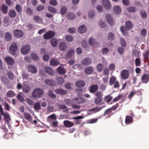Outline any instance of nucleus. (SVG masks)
<instances>
[{
    "instance_id": "obj_43",
    "label": "nucleus",
    "mask_w": 149,
    "mask_h": 149,
    "mask_svg": "<svg viewBox=\"0 0 149 149\" xmlns=\"http://www.w3.org/2000/svg\"><path fill=\"white\" fill-rule=\"evenodd\" d=\"M15 95V94L11 90L8 91L7 93V96L8 97H13Z\"/></svg>"
},
{
    "instance_id": "obj_20",
    "label": "nucleus",
    "mask_w": 149,
    "mask_h": 149,
    "mask_svg": "<svg viewBox=\"0 0 149 149\" xmlns=\"http://www.w3.org/2000/svg\"><path fill=\"white\" fill-rule=\"evenodd\" d=\"M25 119L31 122L32 120V118L31 115L28 112H25L23 113Z\"/></svg>"
},
{
    "instance_id": "obj_32",
    "label": "nucleus",
    "mask_w": 149,
    "mask_h": 149,
    "mask_svg": "<svg viewBox=\"0 0 149 149\" xmlns=\"http://www.w3.org/2000/svg\"><path fill=\"white\" fill-rule=\"evenodd\" d=\"M34 108L36 111H37L41 109L40 103L39 102H36L34 106Z\"/></svg>"
},
{
    "instance_id": "obj_50",
    "label": "nucleus",
    "mask_w": 149,
    "mask_h": 149,
    "mask_svg": "<svg viewBox=\"0 0 149 149\" xmlns=\"http://www.w3.org/2000/svg\"><path fill=\"white\" fill-rule=\"evenodd\" d=\"M48 95L49 97L52 98H55L56 97V95L53 93L52 91L50 90L49 91Z\"/></svg>"
},
{
    "instance_id": "obj_56",
    "label": "nucleus",
    "mask_w": 149,
    "mask_h": 149,
    "mask_svg": "<svg viewBox=\"0 0 149 149\" xmlns=\"http://www.w3.org/2000/svg\"><path fill=\"white\" fill-rule=\"evenodd\" d=\"M17 99L21 102L23 103L24 101V100L23 97L20 94H18L17 96Z\"/></svg>"
},
{
    "instance_id": "obj_35",
    "label": "nucleus",
    "mask_w": 149,
    "mask_h": 149,
    "mask_svg": "<svg viewBox=\"0 0 149 149\" xmlns=\"http://www.w3.org/2000/svg\"><path fill=\"white\" fill-rule=\"evenodd\" d=\"M89 43L90 45L96 44V46H99V44L96 42L95 40L93 38H91L89 40Z\"/></svg>"
},
{
    "instance_id": "obj_16",
    "label": "nucleus",
    "mask_w": 149,
    "mask_h": 149,
    "mask_svg": "<svg viewBox=\"0 0 149 149\" xmlns=\"http://www.w3.org/2000/svg\"><path fill=\"white\" fill-rule=\"evenodd\" d=\"M74 50L72 49L70 50L67 52L66 54V58L68 59H69L72 58L73 57H74Z\"/></svg>"
},
{
    "instance_id": "obj_11",
    "label": "nucleus",
    "mask_w": 149,
    "mask_h": 149,
    "mask_svg": "<svg viewBox=\"0 0 149 149\" xmlns=\"http://www.w3.org/2000/svg\"><path fill=\"white\" fill-rule=\"evenodd\" d=\"M5 60L6 63L10 65H13L15 63L14 59L12 58L7 56L5 58Z\"/></svg>"
},
{
    "instance_id": "obj_30",
    "label": "nucleus",
    "mask_w": 149,
    "mask_h": 149,
    "mask_svg": "<svg viewBox=\"0 0 149 149\" xmlns=\"http://www.w3.org/2000/svg\"><path fill=\"white\" fill-rule=\"evenodd\" d=\"M45 82L47 85L51 86L54 85L55 84V82L54 80L50 79H46Z\"/></svg>"
},
{
    "instance_id": "obj_10",
    "label": "nucleus",
    "mask_w": 149,
    "mask_h": 149,
    "mask_svg": "<svg viewBox=\"0 0 149 149\" xmlns=\"http://www.w3.org/2000/svg\"><path fill=\"white\" fill-rule=\"evenodd\" d=\"M10 53L14 56H16L18 54L17 51V47H10Z\"/></svg>"
},
{
    "instance_id": "obj_31",
    "label": "nucleus",
    "mask_w": 149,
    "mask_h": 149,
    "mask_svg": "<svg viewBox=\"0 0 149 149\" xmlns=\"http://www.w3.org/2000/svg\"><path fill=\"white\" fill-rule=\"evenodd\" d=\"M15 9L19 14H22V6L20 5H16L15 7Z\"/></svg>"
},
{
    "instance_id": "obj_40",
    "label": "nucleus",
    "mask_w": 149,
    "mask_h": 149,
    "mask_svg": "<svg viewBox=\"0 0 149 149\" xmlns=\"http://www.w3.org/2000/svg\"><path fill=\"white\" fill-rule=\"evenodd\" d=\"M8 7L5 4H3L1 7V10L2 13L4 14H6L7 13Z\"/></svg>"
},
{
    "instance_id": "obj_39",
    "label": "nucleus",
    "mask_w": 149,
    "mask_h": 149,
    "mask_svg": "<svg viewBox=\"0 0 149 149\" xmlns=\"http://www.w3.org/2000/svg\"><path fill=\"white\" fill-rule=\"evenodd\" d=\"M51 43L53 47H56L58 44V40L56 38H52L51 40Z\"/></svg>"
},
{
    "instance_id": "obj_42",
    "label": "nucleus",
    "mask_w": 149,
    "mask_h": 149,
    "mask_svg": "<svg viewBox=\"0 0 149 149\" xmlns=\"http://www.w3.org/2000/svg\"><path fill=\"white\" fill-rule=\"evenodd\" d=\"M67 11V8L65 6H62L60 9V13L62 15H64Z\"/></svg>"
},
{
    "instance_id": "obj_33",
    "label": "nucleus",
    "mask_w": 149,
    "mask_h": 149,
    "mask_svg": "<svg viewBox=\"0 0 149 149\" xmlns=\"http://www.w3.org/2000/svg\"><path fill=\"white\" fill-rule=\"evenodd\" d=\"M102 108V107H96L92 109H90L89 110V111L91 112H92L93 113H95L96 112L100 111L101 110Z\"/></svg>"
},
{
    "instance_id": "obj_60",
    "label": "nucleus",
    "mask_w": 149,
    "mask_h": 149,
    "mask_svg": "<svg viewBox=\"0 0 149 149\" xmlns=\"http://www.w3.org/2000/svg\"><path fill=\"white\" fill-rule=\"evenodd\" d=\"M144 59L145 60H147L149 56V51L147 50L143 54Z\"/></svg>"
},
{
    "instance_id": "obj_52",
    "label": "nucleus",
    "mask_w": 149,
    "mask_h": 149,
    "mask_svg": "<svg viewBox=\"0 0 149 149\" xmlns=\"http://www.w3.org/2000/svg\"><path fill=\"white\" fill-rule=\"evenodd\" d=\"M135 64L136 66H140L141 65V62L139 58H137L135 60Z\"/></svg>"
},
{
    "instance_id": "obj_58",
    "label": "nucleus",
    "mask_w": 149,
    "mask_h": 149,
    "mask_svg": "<svg viewBox=\"0 0 149 149\" xmlns=\"http://www.w3.org/2000/svg\"><path fill=\"white\" fill-rule=\"evenodd\" d=\"M116 78L114 77H113L110 78L109 81V83L110 84L112 85L116 81Z\"/></svg>"
},
{
    "instance_id": "obj_6",
    "label": "nucleus",
    "mask_w": 149,
    "mask_h": 149,
    "mask_svg": "<svg viewBox=\"0 0 149 149\" xmlns=\"http://www.w3.org/2000/svg\"><path fill=\"white\" fill-rule=\"evenodd\" d=\"M98 89V86L97 84H94L88 88V91L90 93H94Z\"/></svg>"
},
{
    "instance_id": "obj_48",
    "label": "nucleus",
    "mask_w": 149,
    "mask_h": 149,
    "mask_svg": "<svg viewBox=\"0 0 149 149\" xmlns=\"http://www.w3.org/2000/svg\"><path fill=\"white\" fill-rule=\"evenodd\" d=\"M65 39L67 41L71 42L73 40V38L70 35H67L65 36Z\"/></svg>"
},
{
    "instance_id": "obj_62",
    "label": "nucleus",
    "mask_w": 149,
    "mask_h": 149,
    "mask_svg": "<svg viewBox=\"0 0 149 149\" xmlns=\"http://www.w3.org/2000/svg\"><path fill=\"white\" fill-rule=\"evenodd\" d=\"M120 29L121 32L124 35L126 36L127 35V33L124 26H121Z\"/></svg>"
},
{
    "instance_id": "obj_29",
    "label": "nucleus",
    "mask_w": 149,
    "mask_h": 149,
    "mask_svg": "<svg viewBox=\"0 0 149 149\" xmlns=\"http://www.w3.org/2000/svg\"><path fill=\"white\" fill-rule=\"evenodd\" d=\"M23 91L26 93H27L30 91V87L28 84H25L24 85L23 88Z\"/></svg>"
},
{
    "instance_id": "obj_61",
    "label": "nucleus",
    "mask_w": 149,
    "mask_h": 149,
    "mask_svg": "<svg viewBox=\"0 0 149 149\" xmlns=\"http://www.w3.org/2000/svg\"><path fill=\"white\" fill-rule=\"evenodd\" d=\"M120 41L122 47H125L126 43L125 40L123 38H120Z\"/></svg>"
},
{
    "instance_id": "obj_2",
    "label": "nucleus",
    "mask_w": 149,
    "mask_h": 149,
    "mask_svg": "<svg viewBox=\"0 0 149 149\" xmlns=\"http://www.w3.org/2000/svg\"><path fill=\"white\" fill-rule=\"evenodd\" d=\"M94 95L96 97L95 100V103L98 104L101 102L103 95V92L100 91H97L95 93Z\"/></svg>"
},
{
    "instance_id": "obj_4",
    "label": "nucleus",
    "mask_w": 149,
    "mask_h": 149,
    "mask_svg": "<svg viewBox=\"0 0 149 149\" xmlns=\"http://www.w3.org/2000/svg\"><path fill=\"white\" fill-rule=\"evenodd\" d=\"M129 72L127 70H122L120 73V76L122 79L125 80L129 77Z\"/></svg>"
},
{
    "instance_id": "obj_12",
    "label": "nucleus",
    "mask_w": 149,
    "mask_h": 149,
    "mask_svg": "<svg viewBox=\"0 0 149 149\" xmlns=\"http://www.w3.org/2000/svg\"><path fill=\"white\" fill-rule=\"evenodd\" d=\"M55 92L56 94L61 95H65L67 93V92L63 89H56Z\"/></svg>"
},
{
    "instance_id": "obj_27",
    "label": "nucleus",
    "mask_w": 149,
    "mask_h": 149,
    "mask_svg": "<svg viewBox=\"0 0 149 149\" xmlns=\"http://www.w3.org/2000/svg\"><path fill=\"white\" fill-rule=\"evenodd\" d=\"M45 71L48 74L52 75L54 74V71L50 68L47 67L45 68Z\"/></svg>"
},
{
    "instance_id": "obj_7",
    "label": "nucleus",
    "mask_w": 149,
    "mask_h": 149,
    "mask_svg": "<svg viewBox=\"0 0 149 149\" xmlns=\"http://www.w3.org/2000/svg\"><path fill=\"white\" fill-rule=\"evenodd\" d=\"M101 3L106 9H109L111 8V4L108 0H102Z\"/></svg>"
},
{
    "instance_id": "obj_9",
    "label": "nucleus",
    "mask_w": 149,
    "mask_h": 149,
    "mask_svg": "<svg viewBox=\"0 0 149 149\" xmlns=\"http://www.w3.org/2000/svg\"><path fill=\"white\" fill-rule=\"evenodd\" d=\"M15 36L17 38H21L23 36L24 33L21 30H15L14 31Z\"/></svg>"
},
{
    "instance_id": "obj_34",
    "label": "nucleus",
    "mask_w": 149,
    "mask_h": 149,
    "mask_svg": "<svg viewBox=\"0 0 149 149\" xmlns=\"http://www.w3.org/2000/svg\"><path fill=\"white\" fill-rule=\"evenodd\" d=\"M1 80L2 82L5 84H8L9 83V81L8 78L4 76L1 77Z\"/></svg>"
},
{
    "instance_id": "obj_26",
    "label": "nucleus",
    "mask_w": 149,
    "mask_h": 149,
    "mask_svg": "<svg viewBox=\"0 0 149 149\" xmlns=\"http://www.w3.org/2000/svg\"><path fill=\"white\" fill-rule=\"evenodd\" d=\"M30 47H22L21 49L22 53L26 55L28 53L30 50Z\"/></svg>"
},
{
    "instance_id": "obj_59",
    "label": "nucleus",
    "mask_w": 149,
    "mask_h": 149,
    "mask_svg": "<svg viewBox=\"0 0 149 149\" xmlns=\"http://www.w3.org/2000/svg\"><path fill=\"white\" fill-rule=\"evenodd\" d=\"M127 10L129 12H134L136 10L135 7L134 6L130 7L127 8Z\"/></svg>"
},
{
    "instance_id": "obj_46",
    "label": "nucleus",
    "mask_w": 149,
    "mask_h": 149,
    "mask_svg": "<svg viewBox=\"0 0 149 149\" xmlns=\"http://www.w3.org/2000/svg\"><path fill=\"white\" fill-rule=\"evenodd\" d=\"M140 14L142 18L145 19L147 17V14L146 12L144 10H141L140 12Z\"/></svg>"
},
{
    "instance_id": "obj_8",
    "label": "nucleus",
    "mask_w": 149,
    "mask_h": 149,
    "mask_svg": "<svg viewBox=\"0 0 149 149\" xmlns=\"http://www.w3.org/2000/svg\"><path fill=\"white\" fill-rule=\"evenodd\" d=\"M141 81L143 83H147L149 81V74H143L141 77Z\"/></svg>"
},
{
    "instance_id": "obj_53",
    "label": "nucleus",
    "mask_w": 149,
    "mask_h": 149,
    "mask_svg": "<svg viewBox=\"0 0 149 149\" xmlns=\"http://www.w3.org/2000/svg\"><path fill=\"white\" fill-rule=\"evenodd\" d=\"M3 105L4 106L5 108L7 111L10 109V106L6 102H3Z\"/></svg>"
},
{
    "instance_id": "obj_49",
    "label": "nucleus",
    "mask_w": 149,
    "mask_h": 149,
    "mask_svg": "<svg viewBox=\"0 0 149 149\" xmlns=\"http://www.w3.org/2000/svg\"><path fill=\"white\" fill-rule=\"evenodd\" d=\"M31 56L32 58L35 61H38L39 59L38 56L35 53H32L31 55Z\"/></svg>"
},
{
    "instance_id": "obj_38",
    "label": "nucleus",
    "mask_w": 149,
    "mask_h": 149,
    "mask_svg": "<svg viewBox=\"0 0 149 149\" xmlns=\"http://www.w3.org/2000/svg\"><path fill=\"white\" fill-rule=\"evenodd\" d=\"M50 64L53 66L57 65L59 64V62L57 60L52 58L50 61Z\"/></svg>"
},
{
    "instance_id": "obj_24",
    "label": "nucleus",
    "mask_w": 149,
    "mask_h": 149,
    "mask_svg": "<svg viewBox=\"0 0 149 149\" xmlns=\"http://www.w3.org/2000/svg\"><path fill=\"white\" fill-rule=\"evenodd\" d=\"M87 30L86 26L84 25L80 26L78 29V31L79 33H82L85 32Z\"/></svg>"
},
{
    "instance_id": "obj_44",
    "label": "nucleus",
    "mask_w": 149,
    "mask_h": 149,
    "mask_svg": "<svg viewBox=\"0 0 149 149\" xmlns=\"http://www.w3.org/2000/svg\"><path fill=\"white\" fill-rule=\"evenodd\" d=\"M7 75L9 78L11 80H13L14 78V75L13 74L11 71L7 72Z\"/></svg>"
},
{
    "instance_id": "obj_17",
    "label": "nucleus",
    "mask_w": 149,
    "mask_h": 149,
    "mask_svg": "<svg viewBox=\"0 0 149 149\" xmlns=\"http://www.w3.org/2000/svg\"><path fill=\"white\" fill-rule=\"evenodd\" d=\"M73 101L75 103L80 104L84 103L85 102V100L83 98L78 97L74 98Z\"/></svg>"
},
{
    "instance_id": "obj_22",
    "label": "nucleus",
    "mask_w": 149,
    "mask_h": 149,
    "mask_svg": "<svg viewBox=\"0 0 149 149\" xmlns=\"http://www.w3.org/2000/svg\"><path fill=\"white\" fill-rule=\"evenodd\" d=\"M113 12L116 14H118L121 12V8L119 6H115L113 7Z\"/></svg>"
},
{
    "instance_id": "obj_3",
    "label": "nucleus",
    "mask_w": 149,
    "mask_h": 149,
    "mask_svg": "<svg viewBox=\"0 0 149 149\" xmlns=\"http://www.w3.org/2000/svg\"><path fill=\"white\" fill-rule=\"evenodd\" d=\"M56 33L53 31H49L45 33L43 37L45 40H49L55 36Z\"/></svg>"
},
{
    "instance_id": "obj_15",
    "label": "nucleus",
    "mask_w": 149,
    "mask_h": 149,
    "mask_svg": "<svg viewBox=\"0 0 149 149\" xmlns=\"http://www.w3.org/2000/svg\"><path fill=\"white\" fill-rule=\"evenodd\" d=\"M28 70L29 71L32 73H36L37 72V69L36 67L32 65L28 66Z\"/></svg>"
},
{
    "instance_id": "obj_19",
    "label": "nucleus",
    "mask_w": 149,
    "mask_h": 149,
    "mask_svg": "<svg viewBox=\"0 0 149 149\" xmlns=\"http://www.w3.org/2000/svg\"><path fill=\"white\" fill-rule=\"evenodd\" d=\"M63 124L65 127H72L74 125L73 122L70 121L68 120H64L63 121Z\"/></svg>"
},
{
    "instance_id": "obj_41",
    "label": "nucleus",
    "mask_w": 149,
    "mask_h": 149,
    "mask_svg": "<svg viewBox=\"0 0 149 149\" xmlns=\"http://www.w3.org/2000/svg\"><path fill=\"white\" fill-rule=\"evenodd\" d=\"M132 120L133 119L131 116H126L125 118V123L126 124H129L132 122Z\"/></svg>"
},
{
    "instance_id": "obj_21",
    "label": "nucleus",
    "mask_w": 149,
    "mask_h": 149,
    "mask_svg": "<svg viewBox=\"0 0 149 149\" xmlns=\"http://www.w3.org/2000/svg\"><path fill=\"white\" fill-rule=\"evenodd\" d=\"M8 14L9 16L11 18L15 17L17 15L16 12L13 9L9 10Z\"/></svg>"
},
{
    "instance_id": "obj_64",
    "label": "nucleus",
    "mask_w": 149,
    "mask_h": 149,
    "mask_svg": "<svg viewBox=\"0 0 149 149\" xmlns=\"http://www.w3.org/2000/svg\"><path fill=\"white\" fill-rule=\"evenodd\" d=\"M146 30L145 29H143L141 31V35L143 37H145L146 36Z\"/></svg>"
},
{
    "instance_id": "obj_63",
    "label": "nucleus",
    "mask_w": 149,
    "mask_h": 149,
    "mask_svg": "<svg viewBox=\"0 0 149 149\" xmlns=\"http://www.w3.org/2000/svg\"><path fill=\"white\" fill-rule=\"evenodd\" d=\"M76 31V29L73 27L70 28L68 30V32L70 33H74Z\"/></svg>"
},
{
    "instance_id": "obj_13",
    "label": "nucleus",
    "mask_w": 149,
    "mask_h": 149,
    "mask_svg": "<svg viewBox=\"0 0 149 149\" xmlns=\"http://www.w3.org/2000/svg\"><path fill=\"white\" fill-rule=\"evenodd\" d=\"M106 17L107 20L109 24L110 25H113L114 23L113 19L111 15L109 14H107Z\"/></svg>"
},
{
    "instance_id": "obj_18",
    "label": "nucleus",
    "mask_w": 149,
    "mask_h": 149,
    "mask_svg": "<svg viewBox=\"0 0 149 149\" xmlns=\"http://www.w3.org/2000/svg\"><path fill=\"white\" fill-rule=\"evenodd\" d=\"M57 71L59 74H64L66 72V70L63 67L60 66L57 69Z\"/></svg>"
},
{
    "instance_id": "obj_37",
    "label": "nucleus",
    "mask_w": 149,
    "mask_h": 149,
    "mask_svg": "<svg viewBox=\"0 0 149 149\" xmlns=\"http://www.w3.org/2000/svg\"><path fill=\"white\" fill-rule=\"evenodd\" d=\"M5 38V40L7 41H10L12 39V36L10 33L9 32L6 33Z\"/></svg>"
},
{
    "instance_id": "obj_1",
    "label": "nucleus",
    "mask_w": 149,
    "mask_h": 149,
    "mask_svg": "<svg viewBox=\"0 0 149 149\" xmlns=\"http://www.w3.org/2000/svg\"><path fill=\"white\" fill-rule=\"evenodd\" d=\"M43 94L42 90L39 88H36L32 92L31 98L33 100L39 98L43 96Z\"/></svg>"
},
{
    "instance_id": "obj_55",
    "label": "nucleus",
    "mask_w": 149,
    "mask_h": 149,
    "mask_svg": "<svg viewBox=\"0 0 149 149\" xmlns=\"http://www.w3.org/2000/svg\"><path fill=\"white\" fill-rule=\"evenodd\" d=\"M26 102L27 104L31 106L33 105V102L31 99L29 98H28L26 99Z\"/></svg>"
},
{
    "instance_id": "obj_28",
    "label": "nucleus",
    "mask_w": 149,
    "mask_h": 149,
    "mask_svg": "<svg viewBox=\"0 0 149 149\" xmlns=\"http://www.w3.org/2000/svg\"><path fill=\"white\" fill-rule=\"evenodd\" d=\"M125 27L127 30H130L132 27V22L130 21H127L126 22L125 24Z\"/></svg>"
},
{
    "instance_id": "obj_5",
    "label": "nucleus",
    "mask_w": 149,
    "mask_h": 149,
    "mask_svg": "<svg viewBox=\"0 0 149 149\" xmlns=\"http://www.w3.org/2000/svg\"><path fill=\"white\" fill-rule=\"evenodd\" d=\"M92 59L89 57H86L83 59L81 61V64L84 66H87L91 64Z\"/></svg>"
},
{
    "instance_id": "obj_51",
    "label": "nucleus",
    "mask_w": 149,
    "mask_h": 149,
    "mask_svg": "<svg viewBox=\"0 0 149 149\" xmlns=\"http://www.w3.org/2000/svg\"><path fill=\"white\" fill-rule=\"evenodd\" d=\"M112 98V97L109 95L104 97V100L107 103H108L110 102Z\"/></svg>"
},
{
    "instance_id": "obj_14",
    "label": "nucleus",
    "mask_w": 149,
    "mask_h": 149,
    "mask_svg": "<svg viewBox=\"0 0 149 149\" xmlns=\"http://www.w3.org/2000/svg\"><path fill=\"white\" fill-rule=\"evenodd\" d=\"M84 71L85 72L86 74H90L93 71V67L89 66L85 68Z\"/></svg>"
},
{
    "instance_id": "obj_45",
    "label": "nucleus",
    "mask_w": 149,
    "mask_h": 149,
    "mask_svg": "<svg viewBox=\"0 0 149 149\" xmlns=\"http://www.w3.org/2000/svg\"><path fill=\"white\" fill-rule=\"evenodd\" d=\"M57 83L60 85H62L64 82L63 79L61 77H59L56 79Z\"/></svg>"
},
{
    "instance_id": "obj_25",
    "label": "nucleus",
    "mask_w": 149,
    "mask_h": 149,
    "mask_svg": "<svg viewBox=\"0 0 149 149\" xmlns=\"http://www.w3.org/2000/svg\"><path fill=\"white\" fill-rule=\"evenodd\" d=\"M75 85L77 87H82L84 86L85 82L83 80H79L75 82Z\"/></svg>"
},
{
    "instance_id": "obj_57",
    "label": "nucleus",
    "mask_w": 149,
    "mask_h": 149,
    "mask_svg": "<svg viewBox=\"0 0 149 149\" xmlns=\"http://www.w3.org/2000/svg\"><path fill=\"white\" fill-rule=\"evenodd\" d=\"M26 11L27 14L29 15H31L33 14V10L30 8H27L26 10Z\"/></svg>"
},
{
    "instance_id": "obj_36",
    "label": "nucleus",
    "mask_w": 149,
    "mask_h": 149,
    "mask_svg": "<svg viewBox=\"0 0 149 149\" xmlns=\"http://www.w3.org/2000/svg\"><path fill=\"white\" fill-rule=\"evenodd\" d=\"M115 36L112 32H109L107 35V39L110 41H113L114 39Z\"/></svg>"
},
{
    "instance_id": "obj_54",
    "label": "nucleus",
    "mask_w": 149,
    "mask_h": 149,
    "mask_svg": "<svg viewBox=\"0 0 149 149\" xmlns=\"http://www.w3.org/2000/svg\"><path fill=\"white\" fill-rule=\"evenodd\" d=\"M48 8V10L50 12L54 13H56V10L54 8L50 6H49Z\"/></svg>"
},
{
    "instance_id": "obj_47",
    "label": "nucleus",
    "mask_w": 149,
    "mask_h": 149,
    "mask_svg": "<svg viewBox=\"0 0 149 149\" xmlns=\"http://www.w3.org/2000/svg\"><path fill=\"white\" fill-rule=\"evenodd\" d=\"M96 68L97 71L101 72L103 69V65L101 63L97 65Z\"/></svg>"
},
{
    "instance_id": "obj_23",
    "label": "nucleus",
    "mask_w": 149,
    "mask_h": 149,
    "mask_svg": "<svg viewBox=\"0 0 149 149\" xmlns=\"http://www.w3.org/2000/svg\"><path fill=\"white\" fill-rule=\"evenodd\" d=\"M66 17L67 18L70 20H73L75 17V14L73 13L68 12L66 14Z\"/></svg>"
}]
</instances>
